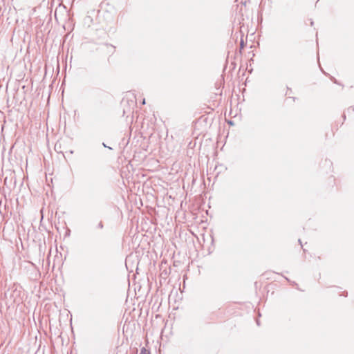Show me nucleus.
I'll use <instances>...</instances> for the list:
<instances>
[{
  "label": "nucleus",
  "mask_w": 354,
  "mask_h": 354,
  "mask_svg": "<svg viewBox=\"0 0 354 354\" xmlns=\"http://www.w3.org/2000/svg\"><path fill=\"white\" fill-rule=\"evenodd\" d=\"M291 98L292 97H288V98H286V103H289L288 100H290Z\"/></svg>",
  "instance_id": "4"
},
{
  "label": "nucleus",
  "mask_w": 354,
  "mask_h": 354,
  "mask_svg": "<svg viewBox=\"0 0 354 354\" xmlns=\"http://www.w3.org/2000/svg\"><path fill=\"white\" fill-rule=\"evenodd\" d=\"M257 325H259V323L258 320L257 321Z\"/></svg>",
  "instance_id": "9"
},
{
  "label": "nucleus",
  "mask_w": 354,
  "mask_h": 354,
  "mask_svg": "<svg viewBox=\"0 0 354 354\" xmlns=\"http://www.w3.org/2000/svg\"><path fill=\"white\" fill-rule=\"evenodd\" d=\"M140 354H150L145 348H142L140 351Z\"/></svg>",
  "instance_id": "1"
},
{
  "label": "nucleus",
  "mask_w": 354,
  "mask_h": 354,
  "mask_svg": "<svg viewBox=\"0 0 354 354\" xmlns=\"http://www.w3.org/2000/svg\"><path fill=\"white\" fill-rule=\"evenodd\" d=\"M98 227H99V228H100V229H102V228L103 227V223H102V222H101V221H100V222L99 223V224H98Z\"/></svg>",
  "instance_id": "2"
},
{
  "label": "nucleus",
  "mask_w": 354,
  "mask_h": 354,
  "mask_svg": "<svg viewBox=\"0 0 354 354\" xmlns=\"http://www.w3.org/2000/svg\"><path fill=\"white\" fill-rule=\"evenodd\" d=\"M354 111V109H353V107H350V108H348V111L349 112V111Z\"/></svg>",
  "instance_id": "3"
},
{
  "label": "nucleus",
  "mask_w": 354,
  "mask_h": 354,
  "mask_svg": "<svg viewBox=\"0 0 354 354\" xmlns=\"http://www.w3.org/2000/svg\"><path fill=\"white\" fill-rule=\"evenodd\" d=\"M313 24H314V23H313V21L311 20V21H310V25H311V26H313Z\"/></svg>",
  "instance_id": "7"
},
{
  "label": "nucleus",
  "mask_w": 354,
  "mask_h": 354,
  "mask_svg": "<svg viewBox=\"0 0 354 354\" xmlns=\"http://www.w3.org/2000/svg\"><path fill=\"white\" fill-rule=\"evenodd\" d=\"M240 44H241V48H243V41H241Z\"/></svg>",
  "instance_id": "5"
},
{
  "label": "nucleus",
  "mask_w": 354,
  "mask_h": 354,
  "mask_svg": "<svg viewBox=\"0 0 354 354\" xmlns=\"http://www.w3.org/2000/svg\"><path fill=\"white\" fill-rule=\"evenodd\" d=\"M142 104H145V99H143V100H142Z\"/></svg>",
  "instance_id": "6"
},
{
  "label": "nucleus",
  "mask_w": 354,
  "mask_h": 354,
  "mask_svg": "<svg viewBox=\"0 0 354 354\" xmlns=\"http://www.w3.org/2000/svg\"><path fill=\"white\" fill-rule=\"evenodd\" d=\"M103 146L106 147V145H105L104 143H103Z\"/></svg>",
  "instance_id": "8"
}]
</instances>
